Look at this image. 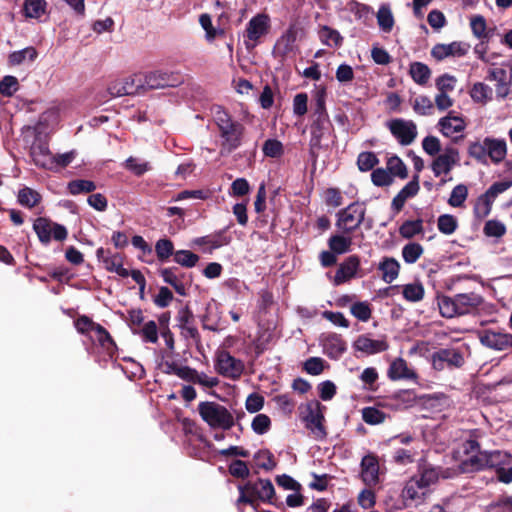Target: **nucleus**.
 <instances>
[{"label": "nucleus", "mask_w": 512, "mask_h": 512, "mask_svg": "<svg viewBox=\"0 0 512 512\" xmlns=\"http://www.w3.org/2000/svg\"><path fill=\"white\" fill-rule=\"evenodd\" d=\"M468 196V189L465 185L455 186L450 194L448 203L452 207H461Z\"/></svg>", "instance_id": "49530a36"}, {"label": "nucleus", "mask_w": 512, "mask_h": 512, "mask_svg": "<svg viewBox=\"0 0 512 512\" xmlns=\"http://www.w3.org/2000/svg\"><path fill=\"white\" fill-rule=\"evenodd\" d=\"M470 96L473 101L484 104L492 99V90L488 85L478 82L473 85Z\"/></svg>", "instance_id": "72a5a7b5"}, {"label": "nucleus", "mask_w": 512, "mask_h": 512, "mask_svg": "<svg viewBox=\"0 0 512 512\" xmlns=\"http://www.w3.org/2000/svg\"><path fill=\"white\" fill-rule=\"evenodd\" d=\"M512 186V181L505 180V181H499L495 182L490 186V188L485 193V198L487 202L494 201L495 198L508 190Z\"/></svg>", "instance_id": "4d7b16f0"}, {"label": "nucleus", "mask_w": 512, "mask_h": 512, "mask_svg": "<svg viewBox=\"0 0 512 512\" xmlns=\"http://www.w3.org/2000/svg\"><path fill=\"white\" fill-rule=\"evenodd\" d=\"M419 483L428 487L435 483L439 478V471L431 466H423L419 476H416Z\"/></svg>", "instance_id": "de8ad7c7"}, {"label": "nucleus", "mask_w": 512, "mask_h": 512, "mask_svg": "<svg viewBox=\"0 0 512 512\" xmlns=\"http://www.w3.org/2000/svg\"><path fill=\"white\" fill-rule=\"evenodd\" d=\"M422 230H423L422 221L414 220V221L404 222L401 225L399 232L402 237L409 239V238L414 237L416 234L421 233Z\"/></svg>", "instance_id": "603ef678"}, {"label": "nucleus", "mask_w": 512, "mask_h": 512, "mask_svg": "<svg viewBox=\"0 0 512 512\" xmlns=\"http://www.w3.org/2000/svg\"><path fill=\"white\" fill-rule=\"evenodd\" d=\"M297 40V31L294 28H289L277 41L275 45L276 51L286 56L293 52L295 49V43Z\"/></svg>", "instance_id": "bb28decb"}, {"label": "nucleus", "mask_w": 512, "mask_h": 512, "mask_svg": "<svg viewBox=\"0 0 512 512\" xmlns=\"http://www.w3.org/2000/svg\"><path fill=\"white\" fill-rule=\"evenodd\" d=\"M359 263L360 261L357 256L348 257L336 271L334 283L339 285L354 277L359 267Z\"/></svg>", "instance_id": "5701e85b"}, {"label": "nucleus", "mask_w": 512, "mask_h": 512, "mask_svg": "<svg viewBox=\"0 0 512 512\" xmlns=\"http://www.w3.org/2000/svg\"><path fill=\"white\" fill-rule=\"evenodd\" d=\"M437 227L441 233L445 235H451L456 231L458 227V221L453 215L443 214L438 218Z\"/></svg>", "instance_id": "e433bc0d"}, {"label": "nucleus", "mask_w": 512, "mask_h": 512, "mask_svg": "<svg viewBox=\"0 0 512 512\" xmlns=\"http://www.w3.org/2000/svg\"><path fill=\"white\" fill-rule=\"evenodd\" d=\"M423 247L418 243H409L402 249V257L408 264L415 263L423 254Z\"/></svg>", "instance_id": "4c0bfd02"}, {"label": "nucleus", "mask_w": 512, "mask_h": 512, "mask_svg": "<svg viewBox=\"0 0 512 512\" xmlns=\"http://www.w3.org/2000/svg\"><path fill=\"white\" fill-rule=\"evenodd\" d=\"M353 347L364 354L371 355L379 352H383L388 349V344L383 339H371L366 335L359 336Z\"/></svg>", "instance_id": "aec40b11"}, {"label": "nucleus", "mask_w": 512, "mask_h": 512, "mask_svg": "<svg viewBox=\"0 0 512 512\" xmlns=\"http://www.w3.org/2000/svg\"><path fill=\"white\" fill-rule=\"evenodd\" d=\"M46 1L45 0H25L24 13L28 18H39L45 13Z\"/></svg>", "instance_id": "f704fd0d"}, {"label": "nucleus", "mask_w": 512, "mask_h": 512, "mask_svg": "<svg viewBox=\"0 0 512 512\" xmlns=\"http://www.w3.org/2000/svg\"><path fill=\"white\" fill-rule=\"evenodd\" d=\"M105 268L109 271L115 272L122 277H127L129 272L123 267L122 259L119 255L115 254L104 258Z\"/></svg>", "instance_id": "c03bdc74"}, {"label": "nucleus", "mask_w": 512, "mask_h": 512, "mask_svg": "<svg viewBox=\"0 0 512 512\" xmlns=\"http://www.w3.org/2000/svg\"><path fill=\"white\" fill-rule=\"evenodd\" d=\"M198 412L202 420L213 429L229 430L234 426L232 413L225 406L217 402H200Z\"/></svg>", "instance_id": "7ed1b4c3"}, {"label": "nucleus", "mask_w": 512, "mask_h": 512, "mask_svg": "<svg viewBox=\"0 0 512 512\" xmlns=\"http://www.w3.org/2000/svg\"><path fill=\"white\" fill-rule=\"evenodd\" d=\"M470 27L473 35L480 40L488 39L489 32L487 30V23L482 15H473L470 18Z\"/></svg>", "instance_id": "473e14b6"}, {"label": "nucleus", "mask_w": 512, "mask_h": 512, "mask_svg": "<svg viewBox=\"0 0 512 512\" xmlns=\"http://www.w3.org/2000/svg\"><path fill=\"white\" fill-rule=\"evenodd\" d=\"M333 126L329 118H315L312 119L310 133V146L312 148H319L323 140H328L332 134Z\"/></svg>", "instance_id": "4468645a"}, {"label": "nucleus", "mask_w": 512, "mask_h": 512, "mask_svg": "<svg viewBox=\"0 0 512 512\" xmlns=\"http://www.w3.org/2000/svg\"><path fill=\"white\" fill-rule=\"evenodd\" d=\"M403 296L408 301H420L424 297V288L421 284H407L403 288Z\"/></svg>", "instance_id": "5fc2aeb1"}, {"label": "nucleus", "mask_w": 512, "mask_h": 512, "mask_svg": "<svg viewBox=\"0 0 512 512\" xmlns=\"http://www.w3.org/2000/svg\"><path fill=\"white\" fill-rule=\"evenodd\" d=\"M244 489H247L248 493H253L254 497L263 502L273 503L272 500L275 495V489L272 482L268 479H258L256 482H247L244 485Z\"/></svg>", "instance_id": "dca6fc26"}, {"label": "nucleus", "mask_w": 512, "mask_h": 512, "mask_svg": "<svg viewBox=\"0 0 512 512\" xmlns=\"http://www.w3.org/2000/svg\"><path fill=\"white\" fill-rule=\"evenodd\" d=\"M387 170L389 171L391 176H397L401 179L406 178L408 175L406 165L397 156H392L388 159Z\"/></svg>", "instance_id": "ea45409f"}, {"label": "nucleus", "mask_w": 512, "mask_h": 512, "mask_svg": "<svg viewBox=\"0 0 512 512\" xmlns=\"http://www.w3.org/2000/svg\"><path fill=\"white\" fill-rule=\"evenodd\" d=\"M412 106L417 114L428 115L433 109V102L428 96L420 95L414 99Z\"/></svg>", "instance_id": "864d4df0"}, {"label": "nucleus", "mask_w": 512, "mask_h": 512, "mask_svg": "<svg viewBox=\"0 0 512 512\" xmlns=\"http://www.w3.org/2000/svg\"><path fill=\"white\" fill-rule=\"evenodd\" d=\"M377 20L380 28L384 31H390L394 25V18L388 6H381L377 13Z\"/></svg>", "instance_id": "09e8293b"}, {"label": "nucleus", "mask_w": 512, "mask_h": 512, "mask_svg": "<svg viewBox=\"0 0 512 512\" xmlns=\"http://www.w3.org/2000/svg\"><path fill=\"white\" fill-rule=\"evenodd\" d=\"M18 80L14 76H5L0 81V93L10 97L18 90Z\"/></svg>", "instance_id": "e2e57ef3"}, {"label": "nucleus", "mask_w": 512, "mask_h": 512, "mask_svg": "<svg viewBox=\"0 0 512 512\" xmlns=\"http://www.w3.org/2000/svg\"><path fill=\"white\" fill-rule=\"evenodd\" d=\"M185 381L199 384L207 388H212L218 385L219 380L216 377H209L205 373H198L195 369L189 367L187 378Z\"/></svg>", "instance_id": "7c9ffc66"}, {"label": "nucleus", "mask_w": 512, "mask_h": 512, "mask_svg": "<svg viewBox=\"0 0 512 512\" xmlns=\"http://www.w3.org/2000/svg\"><path fill=\"white\" fill-rule=\"evenodd\" d=\"M388 376L392 380L416 378L415 372L408 367L407 362L402 358H397L391 363Z\"/></svg>", "instance_id": "a878e982"}, {"label": "nucleus", "mask_w": 512, "mask_h": 512, "mask_svg": "<svg viewBox=\"0 0 512 512\" xmlns=\"http://www.w3.org/2000/svg\"><path fill=\"white\" fill-rule=\"evenodd\" d=\"M229 472L232 476L242 479L250 474L247 464L242 460H234L229 466Z\"/></svg>", "instance_id": "338daca9"}, {"label": "nucleus", "mask_w": 512, "mask_h": 512, "mask_svg": "<svg viewBox=\"0 0 512 512\" xmlns=\"http://www.w3.org/2000/svg\"><path fill=\"white\" fill-rule=\"evenodd\" d=\"M254 459L260 468L265 470H272L276 467L273 455L268 450H259L255 455Z\"/></svg>", "instance_id": "13d9d810"}, {"label": "nucleus", "mask_w": 512, "mask_h": 512, "mask_svg": "<svg viewBox=\"0 0 512 512\" xmlns=\"http://www.w3.org/2000/svg\"><path fill=\"white\" fill-rule=\"evenodd\" d=\"M323 406L318 401L310 402L303 411V420L306 428L310 430L313 437L317 440L326 437V430L323 425L324 415Z\"/></svg>", "instance_id": "0eeeda50"}, {"label": "nucleus", "mask_w": 512, "mask_h": 512, "mask_svg": "<svg viewBox=\"0 0 512 512\" xmlns=\"http://www.w3.org/2000/svg\"><path fill=\"white\" fill-rule=\"evenodd\" d=\"M389 128L402 145H410L417 136V128L412 121L395 119L390 122Z\"/></svg>", "instance_id": "ddd939ff"}, {"label": "nucleus", "mask_w": 512, "mask_h": 512, "mask_svg": "<svg viewBox=\"0 0 512 512\" xmlns=\"http://www.w3.org/2000/svg\"><path fill=\"white\" fill-rule=\"evenodd\" d=\"M268 29V17L259 14L253 17L246 29L247 37L249 40L257 41L261 36L267 33Z\"/></svg>", "instance_id": "b1692460"}, {"label": "nucleus", "mask_w": 512, "mask_h": 512, "mask_svg": "<svg viewBox=\"0 0 512 512\" xmlns=\"http://www.w3.org/2000/svg\"><path fill=\"white\" fill-rule=\"evenodd\" d=\"M437 125L445 137H454V135L462 133L467 126L464 118L455 112H449L440 118Z\"/></svg>", "instance_id": "2eb2a0df"}, {"label": "nucleus", "mask_w": 512, "mask_h": 512, "mask_svg": "<svg viewBox=\"0 0 512 512\" xmlns=\"http://www.w3.org/2000/svg\"><path fill=\"white\" fill-rule=\"evenodd\" d=\"M364 422L370 425H377L385 420V413L374 407H366L362 410Z\"/></svg>", "instance_id": "3c124183"}, {"label": "nucleus", "mask_w": 512, "mask_h": 512, "mask_svg": "<svg viewBox=\"0 0 512 512\" xmlns=\"http://www.w3.org/2000/svg\"><path fill=\"white\" fill-rule=\"evenodd\" d=\"M468 46L462 42H451L449 44H437L431 50V55L437 60H443L450 56H464Z\"/></svg>", "instance_id": "6ab92c4d"}, {"label": "nucleus", "mask_w": 512, "mask_h": 512, "mask_svg": "<svg viewBox=\"0 0 512 512\" xmlns=\"http://www.w3.org/2000/svg\"><path fill=\"white\" fill-rule=\"evenodd\" d=\"M214 120L221 136L220 153L222 155L229 154L241 145L245 128L241 123L233 121L230 115L221 107L215 109Z\"/></svg>", "instance_id": "f257e3e1"}, {"label": "nucleus", "mask_w": 512, "mask_h": 512, "mask_svg": "<svg viewBox=\"0 0 512 512\" xmlns=\"http://www.w3.org/2000/svg\"><path fill=\"white\" fill-rule=\"evenodd\" d=\"M68 189L71 194L77 195L94 191L96 185L90 180H74L68 184Z\"/></svg>", "instance_id": "8fccbe9b"}, {"label": "nucleus", "mask_w": 512, "mask_h": 512, "mask_svg": "<svg viewBox=\"0 0 512 512\" xmlns=\"http://www.w3.org/2000/svg\"><path fill=\"white\" fill-rule=\"evenodd\" d=\"M378 164V158L372 152H362L357 159L359 170L366 172L374 168Z\"/></svg>", "instance_id": "6e6d98bb"}, {"label": "nucleus", "mask_w": 512, "mask_h": 512, "mask_svg": "<svg viewBox=\"0 0 512 512\" xmlns=\"http://www.w3.org/2000/svg\"><path fill=\"white\" fill-rule=\"evenodd\" d=\"M429 489L418 482L417 477L411 478L403 489L402 496L405 501H411L418 505L422 503Z\"/></svg>", "instance_id": "412c9836"}, {"label": "nucleus", "mask_w": 512, "mask_h": 512, "mask_svg": "<svg viewBox=\"0 0 512 512\" xmlns=\"http://www.w3.org/2000/svg\"><path fill=\"white\" fill-rule=\"evenodd\" d=\"M330 250L335 254H344L351 250L352 238L344 235H332L328 240Z\"/></svg>", "instance_id": "c756f323"}, {"label": "nucleus", "mask_w": 512, "mask_h": 512, "mask_svg": "<svg viewBox=\"0 0 512 512\" xmlns=\"http://www.w3.org/2000/svg\"><path fill=\"white\" fill-rule=\"evenodd\" d=\"M409 72L412 79L419 85H425L431 76L429 67L421 62H413Z\"/></svg>", "instance_id": "2f4dec72"}, {"label": "nucleus", "mask_w": 512, "mask_h": 512, "mask_svg": "<svg viewBox=\"0 0 512 512\" xmlns=\"http://www.w3.org/2000/svg\"><path fill=\"white\" fill-rule=\"evenodd\" d=\"M37 57V51L32 48L28 47L25 49H22L20 51H15L9 56V62L12 65H20L22 64L26 59L29 61H34Z\"/></svg>", "instance_id": "37998d69"}, {"label": "nucleus", "mask_w": 512, "mask_h": 512, "mask_svg": "<svg viewBox=\"0 0 512 512\" xmlns=\"http://www.w3.org/2000/svg\"><path fill=\"white\" fill-rule=\"evenodd\" d=\"M365 212L366 209L362 204L352 203L338 212L336 226L343 233H351L363 223Z\"/></svg>", "instance_id": "423d86ee"}, {"label": "nucleus", "mask_w": 512, "mask_h": 512, "mask_svg": "<svg viewBox=\"0 0 512 512\" xmlns=\"http://www.w3.org/2000/svg\"><path fill=\"white\" fill-rule=\"evenodd\" d=\"M215 368L217 372L225 377L236 379L244 370L243 363L234 358L227 351H220L217 354Z\"/></svg>", "instance_id": "9b49d317"}, {"label": "nucleus", "mask_w": 512, "mask_h": 512, "mask_svg": "<svg viewBox=\"0 0 512 512\" xmlns=\"http://www.w3.org/2000/svg\"><path fill=\"white\" fill-rule=\"evenodd\" d=\"M361 467H362L361 476H362L363 481L369 486L375 485L378 481V471H379V467H378L376 458L373 456H370V455L365 456L362 459Z\"/></svg>", "instance_id": "393cba45"}, {"label": "nucleus", "mask_w": 512, "mask_h": 512, "mask_svg": "<svg viewBox=\"0 0 512 512\" xmlns=\"http://www.w3.org/2000/svg\"><path fill=\"white\" fill-rule=\"evenodd\" d=\"M31 156L37 166L45 169L55 168V156L50 152L46 143L35 141L31 145Z\"/></svg>", "instance_id": "f3484780"}, {"label": "nucleus", "mask_w": 512, "mask_h": 512, "mask_svg": "<svg viewBox=\"0 0 512 512\" xmlns=\"http://www.w3.org/2000/svg\"><path fill=\"white\" fill-rule=\"evenodd\" d=\"M400 265L394 258H384L379 264V270L382 272V279L386 283L393 282L399 274Z\"/></svg>", "instance_id": "c85d7f7f"}, {"label": "nucleus", "mask_w": 512, "mask_h": 512, "mask_svg": "<svg viewBox=\"0 0 512 512\" xmlns=\"http://www.w3.org/2000/svg\"><path fill=\"white\" fill-rule=\"evenodd\" d=\"M108 92L113 97L134 95L143 92L140 75L135 74L133 76L112 82L108 86Z\"/></svg>", "instance_id": "f8f14e48"}, {"label": "nucleus", "mask_w": 512, "mask_h": 512, "mask_svg": "<svg viewBox=\"0 0 512 512\" xmlns=\"http://www.w3.org/2000/svg\"><path fill=\"white\" fill-rule=\"evenodd\" d=\"M262 150L265 156L277 158L283 154V145L276 139H268L265 141Z\"/></svg>", "instance_id": "052dcab7"}, {"label": "nucleus", "mask_w": 512, "mask_h": 512, "mask_svg": "<svg viewBox=\"0 0 512 512\" xmlns=\"http://www.w3.org/2000/svg\"><path fill=\"white\" fill-rule=\"evenodd\" d=\"M139 75L143 92L150 89L177 87L183 82L182 77L177 72L155 70Z\"/></svg>", "instance_id": "39448f33"}, {"label": "nucleus", "mask_w": 512, "mask_h": 512, "mask_svg": "<svg viewBox=\"0 0 512 512\" xmlns=\"http://www.w3.org/2000/svg\"><path fill=\"white\" fill-rule=\"evenodd\" d=\"M351 313L360 321H368L371 317V309L365 302H357L351 306Z\"/></svg>", "instance_id": "69168bd1"}, {"label": "nucleus", "mask_w": 512, "mask_h": 512, "mask_svg": "<svg viewBox=\"0 0 512 512\" xmlns=\"http://www.w3.org/2000/svg\"><path fill=\"white\" fill-rule=\"evenodd\" d=\"M155 252L160 261H166L175 254L172 241L166 238L158 240L155 244Z\"/></svg>", "instance_id": "58836bf2"}, {"label": "nucleus", "mask_w": 512, "mask_h": 512, "mask_svg": "<svg viewBox=\"0 0 512 512\" xmlns=\"http://www.w3.org/2000/svg\"><path fill=\"white\" fill-rule=\"evenodd\" d=\"M480 343L495 351H505L512 348V334L500 331L486 329L478 333Z\"/></svg>", "instance_id": "6e6552de"}, {"label": "nucleus", "mask_w": 512, "mask_h": 512, "mask_svg": "<svg viewBox=\"0 0 512 512\" xmlns=\"http://www.w3.org/2000/svg\"><path fill=\"white\" fill-rule=\"evenodd\" d=\"M481 295L470 292L456 294L453 297H442L439 302V310L443 317L452 318L475 312L482 304Z\"/></svg>", "instance_id": "f03ea898"}, {"label": "nucleus", "mask_w": 512, "mask_h": 512, "mask_svg": "<svg viewBox=\"0 0 512 512\" xmlns=\"http://www.w3.org/2000/svg\"><path fill=\"white\" fill-rule=\"evenodd\" d=\"M312 119L315 118H329L328 113L325 108V94L323 91H319L315 97V103L313 107V112L311 115Z\"/></svg>", "instance_id": "bf43d9fd"}, {"label": "nucleus", "mask_w": 512, "mask_h": 512, "mask_svg": "<svg viewBox=\"0 0 512 512\" xmlns=\"http://www.w3.org/2000/svg\"><path fill=\"white\" fill-rule=\"evenodd\" d=\"M40 199V194L28 187L21 189L18 193L19 203L28 208L36 206L40 202Z\"/></svg>", "instance_id": "c9c22d12"}, {"label": "nucleus", "mask_w": 512, "mask_h": 512, "mask_svg": "<svg viewBox=\"0 0 512 512\" xmlns=\"http://www.w3.org/2000/svg\"><path fill=\"white\" fill-rule=\"evenodd\" d=\"M33 228L39 240L44 244L49 243L52 237L58 241H62L67 237V230L64 226L52 223L45 218L36 219Z\"/></svg>", "instance_id": "1a4fd4ad"}, {"label": "nucleus", "mask_w": 512, "mask_h": 512, "mask_svg": "<svg viewBox=\"0 0 512 512\" xmlns=\"http://www.w3.org/2000/svg\"><path fill=\"white\" fill-rule=\"evenodd\" d=\"M422 147L427 154L434 156L441 150L440 140L435 136H427L422 141Z\"/></svg>", "instance_id": "774afa93"}, {"label": "nucleus", "mask_w": 512, "mask_h": 512, "mask_svg": "<svg viewBox=\"0 0 512 512\" xmlns=\"http://www.w3.org/2000/svg\"><path fill=\"white\" fill-rule=\"evenodd\" d=\"M371 180L376 186H388L393 182V177L388 170L383 168L375 169L371 174Z\"/></svg>", "instance_id": "680f3d73"}, {"label": "nucleus", "mask_w": 512, "mask_h": 512, "mask_svg": "<svg viewBox=\"0 0 512 512\" xmlns=\"http://www.w3.org/2000/svg\"><path fill=\"white\" fill-rule=\"evenodd\" d=\"M456 83V77L449 74H443L435 80V86L437 88V91L441 93L450 94L451 92L454 91Z\"/></svg>", "instance_id": "a18cd8bd"}, {"label": "nucleus", "mask_w": 512, "mask_h": 512, "mask_svg": "<svg viewBox=\"0 0 512 512\" xmlns=\"http://www.w3.org/2000/svg\"><path fill=\"white\" fill-rule=\"evenodd\" d=\"M198 260L199 256L189 250H178L174 254V261L183 267H194Z\"/></svg>", "instance_id": "a19ab883"}, {"label": "nucleus", "mask_w": 512, "mask_h": 512, "mask_svg": "<svg viewBox=\"0 0 512 512\" xmlns=\"http://www.w3.org/2000/svg\"><path fill=\"white\" fill-rule=\"evenodd\" d=\"M433 366L442 370L444 364L449 366L460 367L464 363L463 356L455 349H440L432 355Z\"/></svg>", "instance_id": "a211bd4d"}, {"label": "nucleus", "mask_w": 512, "mask_h": 512, "mask_svg": "<svg viewBox=\"0 0 512 512\" xmlns=\"http://www.w3.org/2000/svg\"><path fill=\"white\" fill-rule=\"evenodd\" d=\"M486 146L487 157H489L493 162L499 163L505 158L507 154V147L504 140L486 138Z\"/></svg>", "instance_id": "cd10ccee"}, {"label": "nucleus", "mask_w": 512, "mask_h": 512, "mask_svg": "<svg viewBox=\"0 0 512 512\" xmlns=\"http://www.w3.org/2000/svg\"><path fill=\"white\" fill-rule=\"evenodd\" d=\"M459 151L454 147H446L432 162L431 169L436 177L449 174L459 164Z\"/></svg>", "instance_id": "9d476101"}, {"label": "nucleus", "mask_w": 512, "mask_h": 512, "mask_svg": "<svg viewBox=\"0 0 512 512\" xmlns=\"http://www.w3.org/2000/svg\"><path fill=\"white\" fill-rule=\"evenodd\" d=\"M468 154L481 163H487L486 138L483 142L476 141L470 143L468 147Z\"/></svg>", "instance_id": "79ce46f5"}, {"label": "nucleus", "mask_w": 512, "mask_h": 512, "mask_svg": "<svg viewBox=\"0 0 512 512\" xmlns=\"http://www.w3.org/2000/svg\"><path fill=\"white\" fill-rule=\"evenodd\" d=\"M271 425L270 418L265 414H258L252 421V429L256 434L262 435L266 433Z\"/></svg>", "instance_id": "0e129e2a"}, {"label": "nucleus", "mask_w": 512, "mask_h": 512, "mask_svg": "<svg viewBox=\"0 0 512 512\" xmlns=\"http://www.w3.org/2000/svg\"><path fill=\"white\" fill-rule=\"evenodd\" d=\"M506 460L509 462L510 455L502 451L477 452L462 462L461 471L470 473L487 467L499 466Z\"/></svg>", "instance_id": "20e7f679"}, {"label": "nucleus", "mask_w": 512, "mask_h": 512, "mask_svg": "<svg viewBox=\"0 0 512 512\" xmlns=\"http://www.w3.org/2000/svg\"><path fill=\"white\" fill-rule=\"evenodd\" d=\"M418 178V175H415L413 179L410 182H408L393 198L392 207L396 211H400L404 207L405 202L409 198H412L415 195H417L420 189Z\"/></svg>", "instance_id": "4be33fe9"}]
</instances>
